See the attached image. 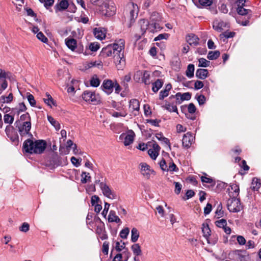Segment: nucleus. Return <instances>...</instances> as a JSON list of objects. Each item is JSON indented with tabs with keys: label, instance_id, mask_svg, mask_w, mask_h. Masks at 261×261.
Masks as SVG:
<instances>
[{
	"label": "nucleus",
	"instance_id": "1",
	"mask_svg": "<svg viewBox=\"0 0 261 261\" xmlns=\"http://www.w3.org/2000/svg\"><path fill=\"white\" fill-rule=\"evenodd\" d=\"M124 42L123 39H119L117 42L108 45L102 49L99 55L100 57L105 58L113 54L114 61L116 65L124 62L123 55Z\"/></svg>",
	"mask_w": 261,
	"mask_h": 261
},
{
	"label": "nucleus",
	"instance_id": "2",
	"mask_svg": "<svg viewBox=\"0 0 261 261\" xmlns=\"http://www.w3.org/2000/svg\"><path fill=\"white\" fill-rule=\"evenodd\" d=\"M14 125L18 128V132L21 137L25 136L27 135L31 137L33 136L30 132L31 128V122L30 121L20 123V121L18 120L15 121Z\"/></svg>",
	"mask_w": 261,
	"mask_h": 261
},
{
	"label": "nucleus",
	"instance_id": "3",
	"mask_svg": "<svg viewBox=\"0 0 261 261\" xmlns=\"http://www.w3.org/2000/svg\"><path fill=\"white\" fill-rule=\"evenodd\" d=\"M99 10L102 15L109 17L115 14L116 8L114 3L105 1L101 6Z\"/></svg>",
	"mask_w": 261,
	"mask_h": 261
},
{
	"label": "nucleus",
	"instance_id": "4",
	"mask_svg": "<svg viewBox=\"0 0 261 261\" xmlns=\"http://www.w3.org/2000/svg\"><path fill=\"white\" fill-rule=\"evenodd\" d=\"M227 206L229 212L233 213L239 212L242 209L240 199L235 197H232L228 200Z\"/></svg>",
	"mask_w": 261,
	"mask_h": 261
},
{
	"label": "nucleus",
	"instance_id": "5",
	"mask_svg": "<svg viewBox=\"0 0 261 261\" xmlns=\"http://www.w3.org/2000/svg\"><path fill=\"white\" fill-rule=\"evenodd\" d=\"M100 188L104 196L108 198L114 199L116 198V194L113 192L110 188L103 182L100 183Z\"/></svg>",
	"mask_w": 261,
	"mask_h": 261
},
{
	"label": "nucleus",
	"instance_id": "6",
	"mask_svg": "<svg viewBox=\"0 0 261 261\" xmlns=\"http://www.w3.org/2000/svg\"><path fill=\"white\" fill-rule=\"evenodd\" d=\"M82 98L87 102H94L99 100L98 95H96L94 92L89 90H86L83 92Z\"/></svg>",
	"mask_w": 261,
	"mask_h": 261
},
{
	"label": "nucleus",
	"instance_id": "7",
	"mask_svg": "<svg viewBox=\"0 0 261 261\" xmlns=\"http://www.w3.org/2000/svg\"><path fill=\"white\" fill-rule=\"evenodd\" d=\"M33 153L41 154L43 152L46 148V142L43 140L35 141Z\"/></svg>",
	"mask_w": 261,
	"mask_h": 261
},
{
	"label": "nucleus",
	"instance_id": "8",
	"mask_svg": "<svg viewBox=\"0 0 261 261\" xmlns=\"http://www.w3.org/2000/svg\"><path fill=\"white\" fill-rule=\"evenodd\" d=\"M194 137L192 134L190 132H188L183 136L182 140V146L186 148H189L191 146L193 142Z\"/></svg>",
	"mask_w": 261,
	"mask_h": 261
},
{
	"label": "nucleus",
	"instance_id": "9",
	"mask_svg": "<svg viewBox=\"0 0 261 261\" xmlns=\"http://www.w3.org/2000/svg\"><path fill=\"white\" fill-rule=\"evenodd\" d=\"M141 174L146 178H149L151 173H154L153 170L150 169V167L146 163H141L140 164Z\"/></svg>",
	"mask_w": 261,
	"mask_h": 261
},
{
	"label": "nucleus",
	"instance_id": "10",
	"mask_svg": "<svg viewBox=\"0 0 261 261\" xmlns=\"http://www.w3.org/2000/svg\"><path fill=\"white\" fill-rule=\"evenodd\" d=\"M155 16V14H152L150 17V20L149 21V31L151 33H154L160 31L162 29V27L160 26L159 23L154 21L153 16Z\"/></svg>",
	"mask_w": 261,
	"mask_h": 261
},
{
	"label": "nucleus",
	"instance_id": "11",
	"mask_svg": "<svg viewBox=\"0 0 261 261\" xmlns=\"http://www.w3.org/2000/svg\"><path fill=\"white\" fill-rule=\"evenodd\" d=\"M114 83L111 80L103 81L101 87L102 89L108 94L111 93L114 88Z\"/></svg>",
	"mask_w": 261,
	"mask_h": 261
},
{
	"label": "nucleus",
	"instance_id": "12",
	"mask_svg": "<svg viewBox=\"0 0 261 261\" xmlns=\"http://www.w3.org/2000/svg\"><path fill=\"white\" fill-rule=\"evenodd\" d=\"M35 144V141L34 142L33 140L30 139H28L25 140L23 144V149L24 151L27 153H29L31 154L33 153V148L34 147V145Z\"/></svg>",
	"mask_w": 261,
	"mask_h": 261
},
{
	"label": "nucleus",
	"instance_id": "13",
	"mask_svg": "<svg viewBox=\"0 0 261 261\" xmlns=\"http://www.w3.org/2000/svg\"><path fill=\"white\" fill-rule=\"evenodd\" d=\"M129 109L132 112H134V115H137L136 112H138L140 109V103L138 100L136 99H132L129 101Z\"/></svg>",
	"mask_w": 261,
	"mask_h": 261
},
{
	"label": "nucleus",
	"instance_id": "14",
	"mask_svg": "<svg viewBox=\"0 0 261 261\" xmlns=\"http://www.w3.org/2000/svg\"><path fill=\"white\" fill-rule=\"evenodd\" d=\"M226 26L227 23L222 20L216 19L213 22V27L214 29L219 32H222L223 30V29L226 28Z\"/></svg>",
	"mask_w": 261,
	"mask_h": 261
},
{
	"label": "nucleus",
	"instance_id": "15",
	"mask_svg": "<svg viewBox=\"0 0 261 261\" xmlns=\"http://www.w3.org/2000/svg\"><path fill=\"white\" fill-rule=\"evenodd\" d=\"M69 6V3L67 0H60L55 6L56 13L66 10Z\"/></svg>",
	"mask_w": 261,
	"mask_h": 261
},
{
	"label": "nucleus",
	"instance_id": "16",
	"mask_svg": "<svg viewBox=\"0 0 261 261\" xmlns=\"http://www.w3.org/2000/svg\"><path fill=\"white\" fill-rule=\"evenodd\" d=\"M186 40L190 45L197 46L199 44V38L193 34H190L186 36Z\"/></svg>",
	"mask_w": 261,
	"mask_h": 261
},
{
	"label": "nucleus",
	"instance_id": "17",
	"mask_svg": "<svg viewBox=\"0 0 261 261\" xmlns=\"http://www.w3.org/2000/svg\"><path fill=\"white\" fill-rule=\"evenodd\" d=\"M131 7H129L131 9L129 12V17L130 22H134L135 18L138 16V7L136 4L132 3L130 4Z\"/></svg>",
	"mask_w": 261,
	"mask_h": 261
},
{
	"label": "nucleus",
	"instance_id": "18",
	"mask_svg": "<svg viewBox=\"0 0 261 261\" xmlns=\"http://www.w3.org/2000/svg\"><path fill=\"white\" fill-rule=\"evenodd\" d=\"M123 136H124V144L125 146H128V145H129L130 144H132L133 142L134 139L135 134H134V132H133L132 130L131 132H129V133H128L126 135H122L121 136V137H123Z\"/></svg>",
	"mask_w": 261,
	"mask_h": 261
},
{
	"label": "nucleus",
	"instance_id": "19",
	"mask_svg": "<svg viewBox=\"0 0 261 261\" xmlns=\"http://www.w3.org/2000/svg\"><path fill=\"white\" fill-rule=\"evenodd\" d=\"M65 44L69 49L72 51H75L77 47V41L73 38H67L65 39Z\"/></svg>",
	"mask_w": 261,
	"mask_h": 261
},
{
	"label": "nucleus",
	"instance_id": "20",
	"mask_svg": "<svg viewBox=\"0 0 261 261\" xmlns=\"http://www.w3.org/2000/svg\"><path fill=\"white\" fill-rule=\"evenodd\" d=\"M139 24L140 26V29L142 35H143L146 32V30L149 31V21H148L147 19H141L139 22Z\"/></svg>",
	"mask_w": 261,
	"mask_h": 261
},
{
	"label": "nucleus",
	"instance_id": "21",
	"mask_svg": "<svg viewBox=\"0 0 261 261\" xmlns=\"http://www.w3.org/2000/svg\"><path fill=\"white\" fill-rule=\"evenodd\" d=\"M208 72L206 69H198L196 71V76L200 79L204 80L207 77Z\"/></svg>",
	"mask_w": 261,
	"mask_h": 261
},
{
	"label": "nucleus",
	"instance_id": "22",
	"mask_svg": "<svg viewBox=\"0 0 261 261\" xmlns=\"http://www.w3.org/2000/svg\"><path fill=\"white\" fill-rule=\"evenodd\" d=\"M172 88V85L170 84H168L166 85L165 89L163 90H161L159 94V99L163 100L169 94V91Z\"/></svg>",
	"mask_w": 261,
	"mask_h": 261
},
{
	"label": "nucleus",
	"instance_id": "23",
	"mask_svg": "<svg viewBox=\"0 0 261 261\" xmlns=\"http://www.w3.org/2000/svg\"><path fill=\"white\" fill-rule=\"evenodd\" d=\"M93 34L95 38L98 39L102 40L106 37L105 32L101 28H95L93 30Z\"/></svg>",
	"mask_w": 261,
	"mask_h": 261
},
{
	"label": "nucleus",
	"instance_id": "24",
	"mask_svg": "<svg viewBox=\"0 0 261 261\" xmlns=\"http://www.w3.org/2000/svg\"><path fill=\"white\" fill-rule=\"evenodd\" d=\"M108 221L109 222H115L118 223L121 222V220L116 215L115 212L113 211H111L110 212L108 216Z\"/></svg>",
	"mask_w": 261,
	"mask_h": 261
},
{
	"label": "nucleus",
	"instance_id": "25",
	"mask_svg": "<svg viewBox=\"0 0 261 261\" xmlns=\"http://www.w3.org/2000/svg\"><path fill=\"white\" fill-rule=\"evenodd\" d=\"M244 5L238 4V8L237 9V11L238 14L243 16L248 15L249 14L250 12H251V10H250L249 9L244 8Z\"/></svg>",
	"mask_w": 261,
	"mask_h": 261
},
{
	"label": "nucleus",
	"instance_id": "26",
	"mask_svg": "<svg viewBox=\"0 0 261 261\" xmlns=\"http://www.w3.org/2000/svg\"><path fill=\"white\" fill-rule=\"evenodd\" d=\"M155 137L158 140L161 141L163 143L168 145L169 149L171 150V145L169 140L168 138L164 137L162 133H160L156 134Z\"/></svg>",
	"mask_w": 261,
	"mask_h": 261
},
{
	"label": "nucleus",
	"instance_id": "27",
	"mask_svg": "<svg viewBox=\"0 0 261 261\" xmlns=\"http://www.w3.org/2000/svg\"><path fill=\"white\" fill-rule=\"evenodd\" d=\"M163 84V82L162 80L158 79L155 82L152 83V91L156 93L162 87Z\"/></svg>",
	"mask_w": 261,
	"mask_h": 261
},
{
	"label": "nucleus",
	"instance_id": "28",
	"mask_svg": "<svg viewBox=\"0 0 261 261\" xmlns=\"http://www.w3.org/2000/svg\"><path fill=\"white\" fill-rule=\"evenodd\" d=\"M260 186V180L256 177L253 178L251 183V189L253 191H258Z\"/></svg>",
	"mask_w": 261,
	"mask_h": 261
},
{
	"label": "nucleus",
	"instance_id": "29",
	"mask_svg": "<svg viewBox=\"0 0 261 261\" xmlns=\"http://www.w3.org/2000/svg\"><path fill=\"white\" fill-rule=\"evenodd\" d=\"M220 55V52L219 50L210 51L208 53L207 58L210 60H214L219 57Z\"/></svg>",
	"mask_w": 261,
	"mask_h": 261
},
{
	"label": "nucleus",
	"instance_id": "30",
	"mask_svg": "<svg viewBox=\"0 0 261 261\" xmlns=\"http://www.w3.org/2000/svg\"><path fill=\"white\" fill-rule=\"evenodd\" d=\"M202 231L203 233L204 237L207 240L211 235V229L207 224H203Z\"/></svg>",
	"mask_w": 261,
	"mask_h": 261
},
{
	"label": "nucleus",
	"instance_id": "31",
	"mask_svg": "<svg viewBox=\"0 0 261 261\" xmlns=\"http://www.w3.org/2000/svg\"><path fill=\"white\" fill-rule=\"evenodd\" d=\"M133 253L136 256L140 255L142 253L140 246L139 244H134L131 246Z\"/></svg>",
	"mask_w": 261,
	"mask_h": 261
},
{
	"label": "nucleus",
	"instance_id": "32",
	"mask_svg": "<svg viewBox=\"0 0 261 261\" xmlns=\"http://www.w3.org/2000/svg\"><path fill=\"white\" fill-rule=\"evenodd\" d=\"M27 110V107L23 102L19 103V108H14L12 110V112L14 113V114L19 115L20 112H24Z\"/></svg>",
	"mask_w": 261,
	"mask_h": 261
},
{
	"label": "nucleus",
	"instance_id": "33",
	"mask_svg": "<svg viewBox=\"0 0 261 261\" xmlns=\"http://www.w3.org/2000/svg\"><path fill=\"white\" fill-rule=\"evenodd\" d=\"M13 96L12 93H10L8 96L2 95L0 97V102L3 103H10L13 100Z\"/></svg>",
	"mask_w": 261,
	"mask_h": 261
},
{
	"label": "nucleus",
	"instance_id": "34",
	"mask_svg": "<svg viewBox=\"0 0 261 261\" xmlns=\"http://www.w3.org/2000/svg\"><path fill=\"white\" fill-rule=\"evenodd\" d=\"M46 98H43V101L46 104H47L48 106H50V107H51L52 105L54 106L56 105L55 102L54 101L53 98H52L51 96L49 94L46 93Z\"/></svg>",
	"mask_w": 261,
	"mask_h": 261
},
{
	"label": "nucleus",
	"instance_id": "35",
	"mask_svg": "<svg viewBox=\"0 0 261 261\" xmlns=\"http://www.w3.org/2000/svg\"><path fill=\"white\" fill-rule=\"evenodd\" d=\"M131 241L132 242L135 243L138 240L139 237V232L136 228L134 227L131 230Z\"/></svg>",
	"mask_w": 261,
	"mask_h": 261
},
{
	"label": "nucleus",
	"instance_id": "36",
	"mask_svg": "<svg viewBox=\"0 0 261 261\" xmlns=\"http://www.w3.org/2000/svg\"><path fill=\"white\" fill-rule=\"evenodd\" d=\"M177 96H180V100L179 103H181L184 100H189L191 98V94L189 92L184 93L181 94V93H177Z\"/></svg>",
	"mask_w": 261,
	"mask_h": 261
},
{
	"label": "nucleus",
	"instance_id": "37",
	"mask_svg": "<svg viewBox=\"0 0 261 261\" xmlns=\"http://www.w3.org/2000/svg\"><path fill=\"white\" fill-rule=\"evenodd\" d=\"M194 65L190 64L188 66L187 69L186 70V75L189 78H191L194 76Z\"/></svg>",
	"mask_w": 261,
	"mask_h": 261
},
{
	"label": "nucleus",
	"instance_id": "38",
	"mask_svg": "<svg viewBox=\"0 0 261 261\" xmlns=\"http://www.w3.org/2000/svg\"><path fill=\"white\" fill-rule=\"evenodd\" d=\"M100 80L96 75H94L90 81V85L94 87H97L100 84Z\"/></svg>",
	"mask_w": 261,
	"mask_h": 261
},
{
	"label": "nucleus",
	"instance_id": "39",
	"mask_svg": "<svg viewBox=\"0 0 261 261\" xmlns=\"http://www.w3.org/2000/svg\"><path fill=\"white\" fill-rule=\"evenodd\" d=\"M13 115L10 114H5L4 116V121L5 123H9V124H11L14 121V113L11 112Z\"/></svg>",
	"mask_w": 261,
	"mask_h": 261
},
{
	"label": "nucleus",
	"instance_id": "40",
	"mask_svg": "<svg viewBox=\"0 0 261 261\" xmlns=\"http://www.w3.org/2000/svg\"><path fill=\"white\" fill-rule=\"evenodd\" d=\"M164 108L170 112H176L177 114H178L177 107L173 104H166L164 106Z\"/></svg>",
	"mask_w": 261,
	"mask_h": 261
},
{
	"label": "nucleus",
	"instance_id": "41",
	"mask_svg": "<svg viewBox=\"0 0 261 261\" xmlns=\"http://www.w3.org/2000/svg\"><path fill=\"white\" fill-rule=\"evenodd\" d=\"M82 179L81 182L83 184H86L88 181H90L91 180V176L89 175V173L86 172H83L81 174Z\"/></svg>",
	"mask_w": 261,
	"mask_h": 261
},
{
	"label": "nucleus",
	"instance_id": "42",
	"mask_svg": "<svg viewBox=\"0 0 261 261\" xmlns=\"http://www.w3.org/2000/svg\"><path fill=\"white\" fill-rule=\"evenodd\" d=\"M231 189L233 191V193L232 195V197H237V196L239 194V187L238 185L235 184H233L231 185H230ZM230 197H231V195H230Z\"/></svg>",
	"mask_w": 261,
	"mask_h": 261
},
{
	"label": "nucleus",
	"instance_id": "43",
	"mask_svg": "<svg viewBox=\"0 0 261 261\" xmlns=\"http://www.w3.org/2000/svg\"><path fill=\"white\" fill-rule=\"evenodd\" d=\"M235 35V33L233 32L226 31L220 34V37L221 39H228L232 38Z\"/></svg>",
	"mask_w": 261,
	"mask_h": 261
},
{
	"label": "nucleus",
	"instance_id": "44",
	"mask_svg": "<svg viewBox=\"0 0 261 261\" xmlns=\"http://www.w3.org/2000/svg\"><path fill=\"white\" fill-rule=\"evenodd\" d=\"M199 67H206L209 66L210 64V61L206 60L205 59L201 58L198 60Z\"/></svg>",
	"mask_w": 261,
	"mask_h": 261
},
{
	"label": "nucleus",
	"instance_id": "45",
	"mask_svg": "<svg viewBox=\"0 0 261 261\" xmlns=\"http://www.w3.org/2000/svg\"><path fill=\"white\" fill-rule=\"evenodd\" d=\"M12 77V74L9 72H5L4 70H1L0 72V79H11Z\"/></svg>",
	"mask_w": 261,
	"mask_h": 261
},
{
	"label": "nucleus",
	"instance_id": "46",
	"mask_svg": "<svg viewBox=\"0 0 261 261\" xmlns=\"http://www.w3.org/2000/svg\"><path fill=\"white\" fill-rule=\"evenodd\" d=\"M215 223L217 227L222 228L227 225L226 220L224 219L217 220L215 222Z\"/></svg>",
	"mask_w": 261,
	"mask_h": 261
},
{
	"label": "nucleus",
	"instance_id": "47",
	"mask_svg": "<svg viewBox=\"0 0 261 261\" xmlns=\"http://www.w3.org/2000/svg\"><path fill=\"white\" fill-rule=\"evenodd\" d=\"M121 243H122L121 244H120L119 242H116L115 249L118 252L121 251L123 249H126L125 243L122 242V241H121Z\"/></svg>",
	"mask_w": 261,
	"mask_h": 261
},
{
	"label": "nucleus",
	"instance_id": "48",
	"mask_svg": "<svg viewBox=\"0 0 261 261\" xmlns=\"http://www.w3.org/2000/svg\"><path fill=\"white\" fill-rule=\"evenodd\" d=\"M167 169L168 170L167 171L170 172H177L178 170L176 165L173 162H170L169 166L167 167Z\"/></svg>",
	"mask_w": 261,
	"mask_h": 261
},
{
	"label": "nucleus",
	"instance_id": "49",
	"mask_svg": "<svg viewBox=\"0 0 261 261\" xmlns=\"http://www.w3.org/2000/svg\"><path fill=\"white\" fill-rule=\"evenodd\" d=\"M41 3H44V6L46 9H48L50 7L53 6L54 3V0H39Z\"/></svg>",
	"mask_w": 261,
	"mask_h": 261
},
{
	"label": "nucleus",
	"instance_id": "50",
	"mask_svg": "<svg viewBox=\"0 0 261 261\" xmlns=\"http://www.w3.org/2000/svg\"><path fill=\"white\" fill-rule=\"evenodd\" d=\"M27 98L30 105L32 107H35L36 105V100L34 96L30 93H27Z\"/></svg>",
	"mask_w": 261,
	"mask_h": 261
},
{
	"label": "nucleus",
	"instance_id": "51",
	"mask_svg": "<svg viewBox=\"0 0 261 261\" xmlns=\"http://www.w3.org/2000/svg\"><path fill=\"white\" fill-rule=\"evenodd\" d=\"M129 230L128 228H125L121 230L120 237L122 239H126L129 233Z\"/></svg>",
	"mask_w": 261,
	"mask_h": 261
},
{
	"label": "nucleus",
	"instance_id": "52",
	"mask_svg": "<svg viewBox=\"0 0 261 261\" xmlns=\"http://www.w3.org/2000/svg\"><path fill=\"white\" fill-rule=\"evenodd\" d=\"M213 3V0H199V3L203 7L210 6Z\"/></svg>",
	"mask_w": 261,
	"mask_h": 261
},
{
	"label": "nucleus",
	"instance_id": "53",
	"mask_svg": "<svg viewBox=\"0 0 261 261\" xmlns=\"http://www.w3.org/2000/svg\"><path fill=\"white\" fill-rule=\"evenodd\" d=\"M99 44L97 42L91 43L89 45V49L92 51H96L99 48Z\"/></svg>",
	"mask_w": 261,
	"mask_h": 261
},
{
	"label": "nucleus",
	"instance_id": "54",
	"mask_svg": "<svg viewBox=\"0 0 261 261\" xmlns=\"http://www.w3.org/2000/svg\"><path fill=\"white\" fill-rule=\"evenodd\" d=\"M29 228L30 225L27 222H24L19 227V230L22 232H27L29 230Z\"/></svg>",
	"mask_w": 261,
	"mask_h": 261
},
{
	"label": "nucleus",
	"instance_id": "55",
	"mask_svg": "<svg viewBox=\"0 0 261 261\" xmlns=\"http://www.w3.org/2000/svg\"><path fill=\"white\" fill-rule=\"evenodd\" d=\"M47 119L48 121L55 127H56V124L59 126L58 129H59L60 128V124L57 122L54 118L51 116H47Z\"/></svg>",
	"mask_w": 261,
	"mask_h": 261
},
{
	"label": "nucleus",
	"instance_id": "56",
	"mask_svg": "<svg viewBox=\"0 0 261 261\" xmlns=\"http://www.w3.org/2000/svg\"><path fill=\"white\" fill-rule=\"evenodd\" d=\"M7 136L10 139V140L13 142H18V136L16 132L13 134H10V135H8Z\"/></svg>",
	"mask_w": 261,
	"mask_h": 261
},
{
	"label": "nucleus",
	"instance_id": "57",
	"mask_svg": "<svg viewBox=\"0 0 261 261\" xmlns=\"http://www.w3.org/2000/svg\"><path fill=\"white\" fill-rule=\"evenodd\" d=\"M148 153L150 156V158L153 160H155L158 155H159L158 152H156V151H155L152 149H149L148 150Z\"/></svg>",
	"mask_w": 261,
	"mask_h": 261
},
{
	"label": "nucleus",
	"instance_id": "58",
	"mask_svg": "<svg viewBox=\"0 0 261 261\" xmlns=\"http://www.w3.org/2000/svg\"><path fill=\"white\" fill-rule=\"evenodd\" d=\"M37 38L42 42L46 43L48 41V39L44 36L42 32H39L36 35Z\"/></svg>",
	"mask_w": 261,
	"mask_h": 261
},
{
	"label": "nucleus",
	"instance_id": "59",
	"mask_svg": "<svg viewBox=\"0 0 261 261\" xmlns=\"http://www.w3.org/2000/svg\"><path fill=\"white\" fill-rule=\"evenodd\" d=\"M206 240L208 244H210L212 245H215L217 243V242L218 241V237L217 235H216V236L213 235L211 238H209Z\"/></svg>",
	"mask_w": 261,
	"mask_h": 261
},
{
	"label": "nucleus",
	"instance_id": "60",
	"mask_svg": "<svg viewBox=\"0 0 261 261\" xmlns=\"http://www.w3.org/2000/svg\"><path fill=\"white\" fill-rule=\"evenodd\" d=\"M169 37V34L167 33L161 34L154 39V41L161 40L162 39H167Z\"/></svg>",
	"mask_w": 261,
	"mask_h": 261
},
{
	"label": "nucleus",
	"instance_id": "61",
	"mask_svg": "<svg viewBox=\"0 0 261 261\" xmlns=\"http://www.w3.org/2000/svg\"><path fill=\"white\" fill-rule=\"evenodd\" d=\"M197 100L199 105H203L206 100V98L203 95H200L196 96Z\"/></svg>",
	"mask_w": 261,
	"mask_h": 261
},
{
	"label": "nucleus",
	"instance_id": "62",
	"mask_svg": "<svg viewBox=\"0 0 261 261\" xmlns=\"http://www.w3.org/2000/svg\"><path fill=\"white\" fill-rule=\"evenodd\" d=\"M109 246V243L108 242L105 241L103 243L102 251V252L106 255H107L108 254Z\"/></svg>",
	"mask_w": 261,
	"mask_h": 261
},
{
	"label": "nucleus",
	"instance_id": "63",
	"mask_svg": "<svg viewBox=\"0 0 261 261\" xmlns=\"http://www.w3.org/2000/svg\"><path fill=\"white\" fill-rule=\"evenodd\" d=\"M188 112L190 114L194 113L196 111V108L193 103H190L188 106Z\"/></svg>",
	"mask_w": 261,
	"mask_h": 261
},
{
	"label": "nucleus",
	"instance_id": "64",
	"mask_svg": "<svg viewBox=\"0 0 261 261\" xmlns=\"http://www.w3.org/2000/svg\"><path fill=\"white\" fill-rule=\"evenodd\" d=\"M222 209V205H218L217 209L216 211V214L218 216L219 218L222 217L224 215V211Z\"/></svg>",
	"mask_w": 261,
	"mask_h": 261
}]
</instances>
